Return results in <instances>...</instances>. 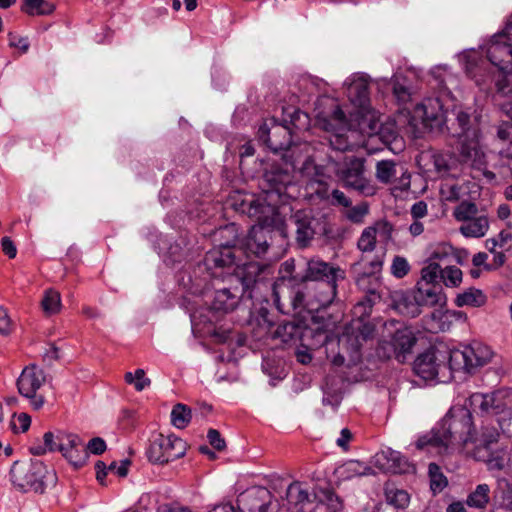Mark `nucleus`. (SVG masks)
<instances>
[{
    "label": "nucleus",
    "mask_w": 512,
    "mask_h": 512,
    "mask_svg": "<svg viewBox=\"0 0 512 512\" xmlns=\"http://www.w3.org/2000/svg\"><path fill=\"white\" fill-rule=\"evenodd\" d=\"M320 125L330 135L328 144H322L323 149L308 155L301 169L308 170L314 163V177L319 185L315 192L320 198L329 197L327 186L322 179L336 176L343 185L359 192L364 196H373L376 187L365 176V159L356 156H346L344 151L353 150L360 145V134L350 128L344 112L336 108L329 118L320 120Z\"/></svg>",
    "instance_id": "obj_1"
},
{
    "label": "nucleus",
    "mask_w": 512,
    "mask_h": 512,
    "mask_svg": "<svg viewBox=\"0 0 512 512\" xmlns=\"http://www.w3.org/2000/svg\"><path fill=\"white\" fill-rule=\"evenodd\" d=\"M413 117L420 119L424 126L431 129L440 128L445 123L450 133L459 139L462 160L478 169L485 165L477 115L462 108H454L449 114H445L438 98H428L415 107Z\"/></svg>",
    "instance_id": "obj_2"
},
{
    "label": "nucleus",
    "mask_w": 512,
    "mask_h": 512,
    "mask_svg": "<svg viewBox=\"0 0 512 512\" xmlns=\"http://www.w3.org/2000/svg\"><path fill=\"white\" fill-rule=\"evenodd\" d=\"M471 430L470 411L463 406H454L442 419L438 428L418 438L416 447L444 454L455 446H463L471 441Z\"/></svg>",
    "instance_id": "obj_3"
},
{
    "label": "nucleus",
    "mask_w": 512,
    "mask_h": 512,
    "mask_svg": "<svg viewBox=\"0 0 512 512\" xmlns=\"http://www.w3.org/2000/svg\"><path fill=\"white\" fill-rule=\"evenodd\" d=\"M489 61L498 68L497 91L512 96V15L501 33L492 37L487 46Z\"/></svg>",
    "instance_id": "obj_4"
},
{
    "label": "nucleus",
    "mask_w": 512,
    "mask_h": 512,
    "mask_svg": "<svg viewBox=\"0 0 512 512\" xmlns=\"http://www.w3.org/2000/svg\"><path fill=\"white\" fill-rule=\"evenodd\" d=\"M212 278L205 291V297L209 300L211 309L224 313L233 311L240 301L245 284L240 277L234 275L218 278V275L213 272Z\"/></svg>",
    "instance_id": "obj_5"
},
{
    "label": "nucleus",
    "mask_w": 512,
    "mask_h": 512,
    "mask_svg": "<svg viewBox=\"0 0 512 512\" xmlns=\"http://www.w3.org/2000/svg\"><path fill=\"white\" fill-rule=\"evenodd\" d=\"M47 469L39 460L15 461L10 468L9 478L15 489L20 492L43 493Z\"/></svg>",
    "instance_id": "obj_6"
},
{
    "label": "nucleus",
    "mask_w": 512,
    "mask_h": 512,
    "mask_svg": "<svg viewBox=\"0 0 512 512\" xmlns=\"http://www.w3.org/2000/svg\"><path fill=\"white\" fill-rule=\"evenodd\" d=\"M415 373L425 381L445 382L451 377L450 351L432 347L414 361Z\"/></svg>",
    "instance_id": "obj_7"
},
{
    "label": "nucleus",
    "mask_w": 512,
    "mask_h": 512,
    "mask_svg": "<svg viewBox=\"0 0 512 512\" xmlns=\"http://www.w3.org/2000/svg\"><path fill=\"white\" fill-rule=\"evenodd\" d=\"M493 353L491 349L482 343H473L463 350L450 351V368L453 371L472 373L476 368L490 362Z\"/></svg>",
    "instance_id": "obj_8"
},
{
    "label": "nucleus",
    "mask_w": 512,
    "mask_h": 512,
    "mask_svg": "<svg viewBox=\"0 0 512 512\" xmlns=\"http://www.w3.org/2000/svg\"><path fill=\"white\" fill-rule=\"evenodd\" d=\"M46 380L44 370L35 364L26 366L17 379L18 392L29 400L34 410H40L46 402L45 397L39 393Z\"/></svg>",
    "instance_id": "obj_9"
},
{
    "label": "nucleus",
    "mask_w": 512,
    "mask_h": 512,
    "mask_svg": "<svg viewBox=\"0 0 512 512\" xmlns=\"http://www.w3.org/2000/svg\"><path fill=\"white\" fill-rule=\"evenodd\" d=\"M186 453V443L174 435H154L147 448L146 455L150 462L166 464L183 457Z\"/></svg>",
    "instance_id": "obj_10"
},
{
    "label": "nucleus",
    "mask_w": 512,
    "mask_h": 512,
    "mask_svg": "<svg viewBox=\"0 0 512 512\" xmlns=\"http://www.w3.org/2000/svg\"><path fill=\"white\" fill-rule=\"evenodd\" d=\"M416 337L410 328L397 329L389 340H383L378 348L377 355L382 359L395 358L403 363L416 344Z\"/></svg>",
    "instance_id": "obj_11"
},
{
    "label": "nucleus",
    "mask_w": 512,
    "mask_h": 512,
    "mask_svg": "<svg viewBox=\"0 0 512 512\" xmlns=\"http://www.w3.org/2000/svg\"><path fill=\"white\" fill-rule=\"evenodd\" d=\"M259 140L267 145L272 151H286L284 157H293L296 150L309 151L310 145L307 143L303 144L302 147L292 146L291 144V133L287 126L279 125L274 123L271 128L267 124L260 126L258 130Z\"/></svg>",
    "instance_id": "obj_12"
},
{
    "label": "nucleus",
    "mask_w": 512,
    "mask_h": 512,
    "mask_svg": "<svg viewBox=\"0 0 512 512\" xmlns=\"http://www.w3.org/2000/svg\"><path fill=\"white\" fill-rule=\"evenodd\" d=\"M58 450L74 467H81L87 461L85 444L73 433L58 431Z\"/></svg>",
    "instance_id": "obj_13"
},
{
    "label": "nucleus",
    "mask_w": 512,
    "mask_h": 512,
    "mask_svg": "<svg viewBox=\"0 0 512 512\" xmlns=\"http://www.w3.org/2000/svg\"><path fill=\"white\" fill-rule=\"evenodd\" d=\"M350 102L358 108L356 118L363 117L369 110V83L364 75H353L345 82Z\"/></svg>",
    "instance_id": "obj_14"
},
{
    "label": "nucleus",
    "mask_w": 512,
    "mask_h": 512,
    "mask_svg": "<svg viewBox=\"0 0 512 512\" xmlns=\"http://www.w3.org/2000/svg\"><path fill=\"white\" fill-rule=\"evenodd\" d=\"M271 238L269 226L263 224L255 225L242 240L240 248L247 254L260 257L266 253Z\"/></svg>",
    "instance_id": "obj_15"
},
{
    "label": "nucleus",
    "mask_w": 512,
    "mask_h": 512,
    "mask_svg": "<svg viewBox=\"0 0 512 512\" xmlns=\"http://www.w3.org/2000/svg\"><path fill=\"white\" fill-rule=\"evenodd\" d=\"M417 162L424 173L435 178L447 176L451 169V157L435 151L421 153Z\"/></svg>",
    "instance_id": "obj_16"
},
{
    "label": "nucleus",
    "mask_w": 512,
    "mask_h": 512,
    "mask_svg": "<svg viewBox=\"0 0 512 512\" xmlns=\"http://www.w3.org/2000/svg\"><path fill=\"white\" fill-rule=\"evenodd\" d=\"M235 247H231L228 245H220L219 247H215L208 251L204 258V265L206 269L212 273H216L218 278L225 277L223 272H217L218 269L228 268L235 262Z\"/></svg>",
    "instance_id": "obj_17"
},
{
    "label": "nucleus",
    "mask_w": 512,
    "mask_h": 512,
    "mask_svg": "<svg viewBox=\"0 0 512 512\" xmlns=\"http://www.w3.org/2000/svg\"><path fill=\"white\" fill-rule=\"evenodd\" d=\"M337 282L326 280L314 283L309 287V310H319L328 307L336 297Z\"/></svg>",
    "instance_id": "obj_18"
},
{
    "label": "nucleus",
    "mask_w": 512,
    "mask_h": 512,
    "mask_svg": "<svg viewBox=\"0 0 512 512\" xmlns=\"http://www.w3.org/2000/svg\"><path fill=\"white\" fill-rule=\"evenodd\" d=\"M295 225L296 240L301 247H305L313 239L318 226V220L314 218L311 210H298L291 217Z\"/></svg>",
    "instance_id": "obj_19"
},
{
    "label": "nucleus",
    "mask_w": 512,
    "mask_h": 512,
    "mask_svg": "<svg viewBox=\"0 0 512 512\" xmlns=\"http://www.w3.org/2000/svg\"><path fill=\"white\" fill-rule=\"evenodd\" d=\"M271 492L264 487H253L241 494L238 503L248 512H268L272 502Z\"/></svg>",
    "instance_id": "obj_20"
},
{
    "label": "nucleus",
    "mask_w": 512,
    "mask_h": 512,
    "mask_svg": "<svg viewBox=\"0 0 512 512\" xmlns=\"http://www.w3.org/2000/svg\"><path fill=\"white\" fill-rule=\"evenodd\" d=\"M345 277L344 271L338 267L330 266L328 263L319 259H311L307 263V269L304 278L315 283L326 280L339 281Z\"/></svg>",
    "instance_id": "obj_21"
},
{
    "label": "nucleus",
    "mask_w": 512,
    "mask_h": 512,
    "mask_svg": "<svg viewBox=\"0 0 512 512\" xmlns=\"http://www.w3.org/2000/svg\"><path fill=\"white\" fill-rule=\"evenodd\" d=\"M392 301L394 309L404 316L414 318L421 313V307L413 289L396 291Z\"/></svg>",
    "instance_id": "obj_22"
},
{
    "label": "nucleus",
    "mask_w": 512,
    "mask_h": 512,
    "mask_svg": "<svg viewBox=\"0 0 512 512\" xmlns=\"http://www.w3.org/2000/svg\"><path fill=\"white\" fill-rule=\"evenodd\" d=\"M413 290L421 308L442 305L444 303L445 298L439 286L418 282Z\"/></svg>",
    "instance_id": "obj_23"
},
{
    "label": "nucleus",
    "mask_w": 512,
    "mask_h": 512,
    "mask_svg": "<svg viewBox=\"0 0 512 512\" xmlns=\"http://www.w3.org/2000/svg\"><path fill=\"white\" fill-rule=\"evenodd\" d=\"M381 457L386 461L382 464L383 468L391 473H405L408 472L411 467L405 456L390 448L382 451Z\"/></svg>",
    "instance_id": "obj_24"
},
{
    "label": "nucleus",
    "mask_w": 512,
    "mask_h": 512,
    "mask_svg": "<svg viewBox=\"0 0 512 512\" xmlns=\"http://www.w3.org/2000/svg\"><path fill=\"white\" fill-rule=\"evenodd\" d=\"M491 501V489L486 483L478 484L466 497L465 504L477 510H485Z\"/></svg>",
    "instance_id": "obj_25"
},
{
    "label": "nucleus",
    "mask_w": 512,
    "mask_h": 512,
    "mask_svg": "<svg viewBox=\"0 0 512 512\" xmlns=\"http://www.w3.org/2000/svg\"><path fill=\"white\" fill-rule=\"evenodd\" d=\"M489 229V220L485 213L481 212L478 216L468 221L467 223H463L460 226V232L465 237L472 238H481L483 237Z\"/></svg>",
    "instance_id": "obj_26"
},
{
    "label": "nucleus",
    "mask_w": 512,
    "mask_h": 512,
    "mask_svg": "<svg viewBox=\"0 0 512 512\" xmlns=\"http://www.w3.org/2000/svg\"><path fill=\"white\" fill-rule=\"evenodd\" d=\"M486 300L487 298L481 290L470 288L464 291L463 293L457 295L455 303L458 307H481L486 303Z\"/></svg>",
    "instance_id": "obj_27"
},
{
    "label": "nucleus",
    "mask_w": 512,
    "mask_h": 512,
    "mask_svg": "<svg viewBox=\"0 0 512 512\" xmlns=\"http://www.w3.org/2000/svg\"><path fill=\"white\" fill-rule=\"evenodd\" d=\"M371 471L369 466L357 460H350L338 468L339 475L346 479L368 475Z\"/></svg>",
    "instance_id": "obj_28"
},
{
    "label": "nucleus",
    "mask_w": 512,
    "mask_h": 512,
    "mask_svg": "<svg viewBox=\"0 0 512 512\" xmlns=\"http://www.w3.org/2000/svg\"><path fill=\"white\" fill-rule=\"evenodd\" d=\"M286 498L290 504L300 506L301 508L306 504L310 503V494L307 490L302 488L299 482L291 483L286 492Z\"/></svg>",
    "instance_id": "obj_29"
},
{
    "label": "nucleus",
    "mask_w": 512,
    "mask_h": 512,
    "mask_svg": "<svg viewBox=\"0 0 512 512\" xmlns=\"http://www.w3.org/2000/svg\"><path fill=\"white\" fill-rule=\"evenodd\" d=\"M491 512H512V488L495 492Z\"/></svg>",
    "instance_id": "obj_30"
},
{
    "label": "nucleus",
    "mask_w": 512,
    "mask_h": 512,
    "mask_svg": "<svg viewBox=\"0 0 512 512\" xmlns=\"http://www.w3.org/2000/svg\"><path fill=\"white\" fill-rule=\"evenodd\" d=\"M55 10L54 4L46 0H25L22 11L28 15H49Z\"/></svg>",
    "instance_id": "obj_31"
},
{
    "label": "nucleus",
    "mask_w": 512,
    "mask_h": 512,
    "mask_svg": "<svg viewBox=\"0 0 512 512\" xmlns=\"http://www.w3.org/2000/svg\"><path fill=\"white\" fill-rule=\"evenodd\" d=\"M376 179L382 184H389L396 177V164L392 160H381L376 164Z\"/></svg>",
    "instance_id": "obj_32"
},
{
    "label": "nucleus",
    "mask_w": 512,
    "mask_h": 512,
    "mask_svg": "<svg viewBox=\"0 0 512 512\" xmlns=\"http://www.w3.org/2000/svg\"><path fill=\"white\" fill-rule=\"evenodd\" d=\"M376 242L377 228L368 226L362 231L357 241V247L363 253L372 252L376 247Z\"/></svg>",
    "instance_id": "obj_33"
},
{
    "label": "nucleus",
    "mask_w": 512,
    "mask_h": 512,
    "mask_svg": "<svg viewBox=\"0 0 512 512\" xmlns=\"http://www.w3.org/2000/svg\"><path fill=\"white\" fill-rule=\"evenodd\" d=\"M493 401H495V396H491V393H474L469 398L471 408L481 413H490Z\"/></svg>",
    "instance_id": "obj_34"
},
{
    "label": "nucleus",
    "mask_w": 512,
    "mask_h": 512,
    "mask_svg": "<svg viewBox=\"0 0 512 512\" xmlns=\"http://www.w3.org/2000/svg\"><path fill=\"white\" fill-rule=\"evenodd\" d=\"M41 305L43 311L47 315H53L60 311L61 309V297L60 293L49 289L45 292L44 297L41 301Z\"/></svg>",
    "instance_id": "obj_35"
},
{
    "label": "nucleus",
    "mask_w": 512,
    "mask_h": 512,
    "mask_svg": "<svg viewBox=\"0 0 512 512\" xmlns=\"http://www.w3.org/2000/svg\"><path fill=\"white\" fill-rule=\"evenodd\" d=\"M480 213L476 204L469 201H462L454 210L455 218L463 223H467Z\"/></svg>",
    "instance_id": "obj_36"
},
{
    "label": "nucleus",
    "mask_w": 512,
    "mask_h": 512,
    "mask_svg": "<svg viewBox=\"0 0 512 512\" xmlns=\"http://www.w3.org/2000/svg\"><path fill=\"white\" fill-rule=\"evenodd\" d=\"M171 421L176 428L183 429L191 421V410L184 404H177L171 412Z\"/></svg>",
    "instance_id": "obj_37"
},
{
    "label": "nucleus",
    "mask_w": 512,
    "mask_h": 512,
    "mask_svg": "<svg viewBox=\"0 0 512 512\" xmlns=\"http://www.w3.org/2000/svg\"><path fill=\"white\" fill-rule=\"evenodd\" d=\"M442 267L440 263L429 260L428 264L421 270V281L423 284L434 285L438 278H441Z\"/></svg>",
    "instance_id": "obj_38"
},
{
    "label": "nucleus",
    "mask_w": 512,
    "mask_h": 512,
    "mask_svg": "<svg viewBox=\"0 0 512 512\" xmlns=\"http://www.w3.org/2000/svg\"><path fill=\"white\" fill-rule=\"evenodd\" d=\"M430 487L434 493L441 492L448 484L446 477L435 463L429 464Z\"/></svg>",
    "instance_id": "obj_39"
},
{
    "label": "nucleus",
    "mask_w": 512,
    "mask_h": 512,
    "mask_svg": "<svg viewBox=\"0 0 512 512\" xmlns=\"http://www.w3.org/2000/svg\"><path fill=\"white\" fill-rule=\"evenodd\" d=\"M453 253L454 247H452L450 244H438L431 253L429 260L438 262L440 265H449L452 262Z\"/></svg>",
    "instance_id": "obj_40"
},
{
    "label": "nucleus",
    "mask_w": 512,
    "mask_h": 512,
    "mask_svg": "<svg viewBox=\"0 0 512 512\" xmlns=\"http://www.w3.org/2000/svg\"><path fill=\"white\" fill-rule=\"evenodd\" d=\"M387 503L398 508H405L410 501L409 494L401 489L391 488L386 490Z\"/></svg>",
    "instance_id": "obj_41"
},
{
    "label": "nucleus",
    "mask_w": 512,
    "mask_h": 512,
    "mask_svg": "<svg viewBox=\"0 0 512 512\" xmlns=\"http://www.w3.org/2000/svg\"><path fill=\"white\" fill-rule=\"evenodd\" d=\"M441 279L447 287H457L462 282V271L453 265L442 268Z\"/></svg>",
    "instance_id": "obj_42"
},
{
    "label": "nucleus",
    "mask_w": 512,
    "mask_h": 512,
    "mask_svg": "<svg viewBox=\"0 0 512 512\" xmlns=\"http://www.w3.org/2000/svg\"><path fill=\"white\" fill-rule=\"evenodd\" d=\"M369 213V205L367 202H361L356 206L349 207L344 215L352 223L361 224Z\"/></svg>",
    "instance_id": "obj_43"
},
{
    "label": "nucleus",
    "mask_w": 512,
    "mask_h": 512,
    "mask_svg": "<svg viewBox=\"0 0 512 512\" xmlns=\"http://www.w3.org/2000/svg\"><path fill=\"white\" fill-rule=\"evenodd\" d=\"M410 270L411 266L405 257L399 255L394 256L390 266V272L395 278H404L409 274Z\"/></svg>",
    "instance_id": "obj_44"
},
{
    "label": "nucleus",
    "mask_w": 512,
    "mask_h": 512,
    "mask_svg": "<svg viewBox=\"0 0 512 512\" xmlns=\"http://www.w3.org/2000/svg\"><path fill=\"white\" fill-rule=\"evenodd\" d=\"M124 378L128 384L134 385L137 391H142L151 384V380L145 377L143 369H137L134 373L127 372Z\"/></svg>",
    "instance_id": "obj_45"
},
{
    "label": "nucleus",
    "mask_w": 512,
    "mask_h": 512,
    "mask_svg": "<svg viewBox=\"0 0 512 512\" xmlns=\"http://www.w3.org/2000/svg\"><path fill=\"white\" fill-rule=\"evenodd\" d=\"M510 461V454L506 450L493 453L486 460L487 467L492 470H503Z\"/></svg>",
    "instance_id": "obj_46"
},
{
    "label": "nucleus",
    "mask_w": 512,
    "mask_h": 512,
    "mask_svg": "<svg viewBox=\"0 0 512 512\" xmlns=\"http://www.w3.org/2000/svg\"><path fill=\"white\" fill-rule=\"evenodd\" d=\"M248 205L247 213L250 216L257 217L261 219V215L267 211H273V208L270 206H265L264 201L261 198L251 199L249 201H244V205Z\"/></svg>",
    "instance_id": "obj_47"
},
{
    "label": "nucleus",
    "mask_w": 512,
    "mask_h": 512,
    "mask_svg": "<svg viewBox=\"0 0 512 512\" xmlns=\"http://www.w3.org/2000/svg\"><path fill=\"white\" fill-rule=\"evenodd\" d=\"M320 502L324 503L328 512H340L342 509V502L339 497L332 491H323V497Z\"/></svg>",
    "instance_id": "obj_48"
},
{
    "label": "nucleus",
    "mask_w": 512,
    "mask_h": 512,
    "mask_svg": "<svg viewBox=\"0 0 512 512\" xmlns=\"http://www.w3.org/2000/svg\"><path fill=\"white\" fill-rule=\"evenodd\" d=\"M393 93L397 100L401 103L409 101L411 93L409 88L397 76L393 78Z\"/></svg>",
    "instance_id": "obj_49"
},
{
    "label": "nucleus",
    "mask_w": 512,
    "mask_h": 512,
    "mask_svg": "<svg viewBox=\"0 0 512 512\" xmlns=\"http://www.w3.org/2000/svg\"><path fill=\"white\" fill-rule=\"evenodd\" d=\"M265 179H268V181H271L275 183V185H286L290 183V180L292 179L290 173L288 171H282V170H275L271 172H267L265 174Z\"/></svg>",
    "instance_id": "obj_50"
},
{
    "label": "nucleus",
    "mask_w": 512,
    "mask_h": 512,
    "mask_svg": "<svg viewBox=\"0 0 512 512\" xmlns=\"http://www.w3.org/2000/svg\"><path fill=\"white\" fill-rule=\"evenodd\" d=\"M308 301H309V291L307 293L297 290L294 292L293 296L291 297V304L293 308L300 309V308H307L308 309Z\"/></svg>",
    "instance_id": "obj_51"
},
{
    "label": "nucleus",
    "mask_w": 512,
    "mask_h": 512,
    "mask_svg": "<svg viewBox=\"0 0 512 512\" xmlns=\"http://www.w3.org/2000/svg\"><path fill=\"white\" fill-rule=\"evenodd\" d=\"M86 453L88 452L99 455L106 450V443L100 437L92 438L87 445H85Z\"/></svg>",
    "instance_id": "obj_52"
},
{
    "label": "nucleus",
    "mask_w": 512,
    "mask_h": 512,
    "mask_svg": "<svg viewBox=\"0 0 512 512\" xmlns=\"http://www.w3.org/2000/svg\"><path fill=\"white\" fill-rule=\"evenodd\" d=\"M31 424V418L26 413H20L15 422L11 426L14 432H26Z\"/></svg>",
    "instance_id": "obj_53"
},
{
    "label": "nucleus",
    "mask_w": 512,
    "mask_h": 512,
    "mask_svg": "<svg viewBox=\"0 0 512 512\" xmlns=\"http://www.w3.org/2000/svg\"><path fill=\"white\" fill-rule=\"evenodd\" d=\"M330 202L333 206H342L344 208H349L352 204L351 200L345 195V193L338 189H334L331 192Z\"/></svg>",
    "instance_id": "obj_54"
},
{
    "label": "nucleus",
    "mask_w": 512,
    "mask_h": 512,
    "mask_svg": "<svg viewBox=\"0 0 512 512\" xmlns=\"http://www.w3.org/2000/svg\"><path fill=\"white\" fill-rule=\"evenodd\" d=\"M8 40H9V45L11 47L20 49L23 53L28 51L29 41L26 37H21L14 33H9Z\"/></svg>",
    "instance_id": "obj_55"
},
{
    "label": "nucleus",
    "mask_w": 512,
    "mask_h": 512,
    "mask_svg": "<svg viewBox=\"0 0 512 512\" xmlns=\"http://www.w3.org/2000/svg\"><path fill=\"white\" fill-rule=\"evenodd\" d=\"M491 396H495V401L491 407L490 413L501 414L505 411L507 403L504 401V393L501 391L491 393Z\"/></svg>",
    "instance_id": "obj_56"
},
{
    "label": "nucleus",
    "mask_w": 512,
    "mask_h": 512,
    "mask_svg": "<svg viewBox=\"0 0 512 512\" xmlns=\"http://www.w3.org/2000/svg\"><path fill=\"white\" fill-rule=\"evenodd\" d=\"M207 438L211 446H213L218 451H222L226 447L224 439L221 437L220 433L215 429H210L208 431Z\"/></svg>",
    "instance_id": "obj_57"
},
{
    "label": "nucleus",
    "mask_w": 512,
    "mask_h": 512,
    "mask_svg": "<svg viewBox=\"0 0 512 512\" xmlns=\"http://www.w3.org/2000/svg\"><path fill=\"white\" fill-rule=\"evenodd\" d=\"M12 331V321L6 309L0 306V334L8 335Z\"/></svg>",
    "instance_id": "obj_58"
},
{
    "label": "nucleus",
    "mask_w": 512,
    "mask_h": 512,
    "mask_svg": "<svg viewBox=\"0 0 512 512\" xmlns=\"http://www.w3.org/2000/svg\"><path fill=\"white\" fill-rule=\"evenodd\" d=\"M373 227L377 228V235L381 238L390 240L392 238L393 226L387 221L377 222Z\"/></svg>",
    "instance_id": "obj_59"
},
{
    "label": "nucleus",
    "mask_w": 512,
    "mask_h": 512,
    "mask_svg": "<svg viewBox=\"0 0 512 512\" xmlns=\"http://www.w3.org/2000/svg\"><path fill=\"white\" fill-rule=\"evenodd\" d=\"M44 446L49 452L58 450V432H46L43 436Z\"/></svg>",
    "instance_id": "obj_60"
},
{
    "label": "nucleus",
    "mask_w": 512,
    "mask_h": 512,
    "mask_svg": "<svg viewBox=\"0 0 512 512\" xmlns=\"http://www.w3.org/2000/svg\"><path fill=\"white\" fill-rule=\"evenodd\" d=\"M411 215L414 219H420L427 215V204L424 201H418L411 207Z\"/></svg>",
    "instance_id": "obj_61"
},
{
    "label": "nucleus",
    "mask_w": 512,
    "mask_h": 512,
    "mask_svg": "<svg viewBox=\"0 0 512 512\" xmlns=\"http://www.w3.org/2000/svg\"><path fill=\"white\" fill-rule=\"evenodd\" d=\"M3 252L9 257L14 258L17 254L16 247L9 237H3L1 241Z\"/></svg>",
    "instance_id": "obj_62"
},
{
    "label": "nucleus",
    "mask_w": 512,
    "mask_h": 512,
    "mask_svg": "<svg viewBox=\"0 0 512 512\" xmlns=\"http://www.w3.org/2000/svg\"><path fill=\"white\" fill-rule=\"evenodd\" d=\"M207 512H243V510L239 506L235 507L231 503H221L214 505Z\"/></svg>",
    "instance_id": "obj_63"
},
{
    "label": "nucleus",
    "mask_w": 512,
    "mask_h": 512,
    "mask_svg": "<svg viewBox=\"0 0 512 512\" xmlns=\"http://www.w3.org/2000/svg\"><path fill=\"white\" fill-rule=\"evenodd\" d=\"M352 438V433L348 428H344L340 432V437L336 440V443L339 447L343 448L344 450L347 449L348 443Z\"/></svg>",
    "instance_id": "obj_64"
}]
</instances>
